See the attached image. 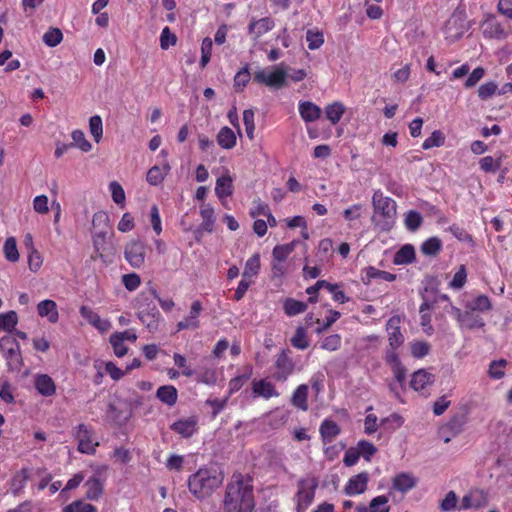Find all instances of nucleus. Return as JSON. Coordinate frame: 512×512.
Listing matches in <instances>:
<instances>
[{
  "label": "nucleus",
  "mask_w": 512,
  "mask_h": 512,
  "mask_svg": "<svg viewBox=\"0 0 512 512\" xmlns=\"http://www.w3.org/2000/svg\"><path fill=\"white\" fill-rule=\"evenodd\" d=\"M224 512H253L255 499L253 486L239 474L228 483L223 500Z\"/></svg>",
  "instance_id": "obj_1"
},
{
  "label": "nucleus",
  "mask_w": 512,
  "mask_h": 512,
  "mask_svg": "<svg viewBox=\"0 0 512 512\" xmlns=\"http://www.w3.org/2000/svg\"><path fill=\"white\" fill-rule=\"evenodd\" d=\"M224 481V474L215 468H200L188 478L189 491L197 499H205L213 494Z\"/></svg>",
  "instance_id": "obj_2"
},
{
  "label": "nucleus",
  "mask_w": 512,
  "mask_h": 512,
  "mask_svg": "<svg viewBox=\"0 0 512 512\" xmlns=\"http://www.w3.org/2000/svg\"><path fill=\"white\" fill-rule=\"evenodd\" d=\"M372 204L375 217H379L377 225L383 231H390L396 220V202L392 198L384 196L380 190H377L373 193Z\"/></svg>",
  "instance_id": "obj_3"
},
{
  "label": "nucleus",
  "mask_w": 512,
  "mask_h": 512,
  "mask_svg": "<svg viewBox=\"0 0 512 512\" xmlns=\"http://www.w3.org/2000/svg\"><path fill=\"white\" fill-rule=\"evenodd\" d=\"M0 353L6 361L8 371L19 372L23 366L20 344L16 338L7 334L0 338Z\"/></svg>",
  "instance_id": "obj_4"
},
{
  "label": "nucleus",
  "mask_w": 512,
  "mask_h": 512,
  "mask_svg": "<svg viewBox=\"0 0 512 512\" xmlns=\"http://www.w3.org/2000/svg\"><path fill=\"white\" fill-rule=\"evenodd\" d=\"M138 305V318L146 326L149 332H155L159 328V323L162 319L161 313L155 305L150 307L149 296L147 292H141L137 298Z\"/></svg>",
  "instance_id": "obj_5"
},
{
  "label": "nucleus",
  "mask_w": 512,
  "mask_h": 512,
  "mask_svg": "<svg viewBox=\"0 0 512 512\" xmlns=\"http://www.w3.org/2000/svg\"><path fill=\"white\" fill-rule=\"evenodd\" d=\"M292 351L282 349L276 356L273 364L272 378L277 382H285L296 371V363L292 358Z\"/></svg>",
  "instance_id": "obj_6"
},
{
  "label": "nucleus",
  "mask_w": 512,
  "mask_h": 512,
  "mask_svg": "<svg viewBox=\"0 0 512 512\" xmlns=\"http://www.w3.org/2000/svg\"><path fill=\"white\" fill-rule=\"evenodd\" d=\"M253 80L273 89H281L287 85V72L282 66H275L271 71L261 69L254 73Z\"/></svg>",
  "instance_id": "obj_7"
},
{
  "label": "nucleus",
  "mask_w": 512,
  "mask_h": 512,
  "mask_svg": "<svg viewBox=\"0 0 512 512\" xmlns=\"http://www.w3.org/2000/svg\"><path fill=\"white\" fill-rule=\"evenodd\" d=\"M318 482L315 478L300 479L297 483V493L295 494L297 512H305L315 497V491Z\"/></svg>",
  "instance_id": "obj_8"
},
{
  "label": "nucleus",
  "mask_w": 512,
  "mask_h": 512,
  "mask_svg": "<svg viewBox=\"0 0 512 512\" xmlns=\"http://www.w3.org/2000/svg\"><path fill=\"white\" fill-rule=\"evenodd\" d=\"M73 436L78 442L77 450L80 453L94 455L99 442L93 440V430L88 425L81 423L73 429Z\"/></svg>",
  "instance_id": "obj_9"
},
{
  "label": "nucleus",
  "mask_w": 512,
  "mask_h": 512,
  "mask_svg": "<svg viewBox=\"0 0 512 512\" xmlns=\"http://www.w3.org/2000/svg\"><path fill=\"white\" fill-rule=\"evenodd\" d=\"M113 236V233L108 236V232L106 230H100L93 234V246L98 258L105 260V258L115 254V248L110 241Z\"/></svg>",
  "instance_id": "obj_10"
},
{
  "label": "nucleus",
  "mask_w": 512,
  "mask_h": 512,
  "mask_svg": "<svg viewBox=\"0 0 512 512\" xmlns=\"http://www.w3.org/2000/svg\"><path fill=\"white\" fill-rule=\"evenodd\" d=\"M146 247L143 242L134 240L125 246L124 257L133 268H140L145 262Z\"/></svg>",
  "instance_id": "obj_11"
},
{
  "label": "nucleus",
  "mask_w": 512,
  "mask_h": 512,
  "mask_svg": "<svg viewBox=\"0 0 512 512\" xmlns=\"http://www.w3.org/2000/svg\"><path fill=\"white\" fill-rule=\"evenodd\" d=\"M170 429L183 438H190L198 432L197 416L181 418L170 425Z\"/></svg>",
  "instance_id": "obj_12"
},
{
  "label": "nucleus",
  "mask_w": 512,
  "mask_h": 512,
  "mask_svg": "<svg viewBox=\"0 0 512 512\" xmlns=\"http://www.w3.org/2000/svg\"><path fill=\"white\" fill-rule=\"evenodd\" d=\"M203 311V305L200 300H195L191 307L189 314L177 323V331L197 329L200 327L199 316Z\"/></svg>",
  "instance_id": "obj_13"
},
{
  "label": "nucleus",
  "mask_w": 512,
  "mask_h": 512,
  "mask_svg": "<svg viewBox=\"0 0 512 512\" xmlns=\"http://www.w3.org/2000/svg\"><path fill=\"white\" fill-rule=\"evenodd\" d=\"M401 318L398 315L392 316L386 323L388 343L391 348H399L404 343V335L401 332Z\"/></svg>",
  "instance_id": "obj_14"
},
{
  "label": "nucleus",
  "mask_w": 512,
  "mask_h": 512,
  "mask_svg": "<svg viewBox=\"0 0 512 512\" xmlns=\"http://www.w3.org/2000/svg\"><path fill=\"white\" fill-rule=\"evenodd\" d=\"M369 482V474L361 472L352 476L345 484L343 492L348 496H355L364 493Z\"/></svg>",
  "instance_id": "obj_15"
},
{
  "label": "nucleus",
  "mask_w": 512,
  "mask_h": 512,
  "mask_svg": "<svg viewBox=\"0 0 512 512\" xmlns=\"http://www.w3.org/2000/svg\"><path fill=\"white\" fill-rule=\"evenodd\" d=\"M79 313L82 318L100 332H106L111 328L109 320L102 319L97 312L87 305H82L79 309Z\"/></svg>",
  "instance_id": "obj_16"
},
{
  "label": "nucleus",
  "mask_w": 512,
  "mask_h": 512,
  "mask_svg": "<svg viewBox=\"0 0 512 512\" xmlns=\"http://www.w3.org/2000/svg\"><path fill=\"white\" fill-rule=\"evenodd\" d=\"M451 308L461 327L475 329L482 328L485 325L483 319L479 315H476L473 312H462L459 308L452 305Z\"/></svg>",
  "instance_id": "obj_17"
},
{
  "label": "nucleus",
  "mask_w": 512,
  "mask_h": 512,
  "mask_svg": "<svg viewBox=\"0 0 512 512\" xmlns=\"http://www.w3.org/2000/svg\"><path fill=\"white\" fill-rule=\"evenodd\" d=\"M274 26V20L270 17H264L259 20H252L248 25V33L254 40H257L262 35L271 31Z\"/></svg>",
  "instance_id": "obj_18"
},
{
  "label": "nucleus",
  "mask_w": 512,
  "mask_h": 512,
  "mask_svg": "<svg viewBox=\"0 0 512 512\" xmlns=\"http://www.w3.org/2000/svg\"><path fill=\"white\" fill-rule=\"evenodd\" d=\"M482 31L486 38L502 39L506 36L504 28L494 16H489L484 20Z\"/></svg>",
  "instance_id": "obj_19"
},
{
  "label": "nucleus",
  "mask_w": 512,
  "mask_h": 512,
  "mask_svg": "<svg viewBox=\"0 0 512 512\" xmlns=\"http://www.w3.org/2000/svg\"><path fill=\"white\" fill-rule=\"evenodd\" d=\"M35 389L44 397H50L56 393L54 380L47 374H38L34 380Z\"/></svg>",
  "instance_id": "obj_20"
},
{
  "label": "nucleus",
  "mask_w": 512,
  "mask_h": 512,
  "mask_svg": "<svg viewBox=\"0 0 512 512\" xmlns=\"http://www.w3.org/2000/svg\"><path fill=\"white\" fill-rule=\"evenodd\" d=\"M252 391L255 396L262 397L264 399L279 396V392L276 390L274 384L266 379L254 380L252 383Z\"/></svg>",
  "instance_id": "obj_21"
},
{
  "label": "nucleus",
  "mask_w": 512,
  "mask_h": 512,
  "mask_svg": "<svg viewBox=\"0 0 512 512\" xmlns=\"http://www.w3.org/2000/svg\"><path fill=\"white\" fill-rule=\"evenodd\" d=\"M319 432L323 444L326 445L332 443L336 439L340 434L341 429L335 421L325 419L320 425Z\"/></svg>",
  "instance_id": "obj_22"
},
{
  "label": "nucleus",
  "mask_w": 512,
  "mask_h": 512,
  "mask_svg": "<svg viewBox=\"0 0 512 512\" xmlns=\"http://www.w3.org/2000/svg\"><path fill=\"white\" fill-rule=\"evenodd\" d=\"M298 110L301 118L305 122H314L321 117V108L311 101H300Z\"/></svg>",
  "instance_id": "obj_23"
},
{
  "label": "nucleus",
  "mask_w": 512,
  "mask_h": 512,
  "mask_svg": "<svg viewBox=\"0 0 512 512\" xmlns=\"http://www.w3.org/2000/svg\"><path fill=\"white\" fill-rule=\"evenodd\" d=\"M37 312L40 317H46L50 323H56L59 319L57 304L50 299L39 302Z\"/></svg>",
  "instance_id": "obj_24"
},
{
  "label": "nucleus",
  "mask_w": 512,
  "mask_h": 512,
  "mask_svg": "<svg viewBox=\"0 0 512 512\" xmlns=\"http://www.w3.org/2000/svg\"><path fill=\"white\" fill-rule=\"evenodd\" d=\"M233 191V179L228 173L216 180L215 193L221 202L231 196Z\"/></svg>",
  "instance_id": "obj_25"
},
{
  "label": "nucleus",
  "mask_w": 512,
  "mask_h": 512,
  "mask_svg": "<svg viewBox=\"0 0 512 512\" xmlns=\"http://www.w3.org/2000/svg\"><path fill=\"white\" fill-rule=\"evenodd\" d=\"M434 381V375L427 372L424 369H420L413 373L410 386L415 391H422L424 390L428 385L432 384Z\"/></svg>",
  "instance_id": "obj_26"
},
{
  "label": "nucleus",
  "mask_w": 512,
  "mask_h": 512,
  "mask_svg": "<svg viewBox=\"0 0 512 512\" xmlns=\"http://www.w3.org/2000/svg\"><path fill=\"white\" fill-rule=\"evenodd\" d=\"M388 498L385 495H379L373 498L369 507L359 505L356 507V512H389Z\"/></svg>",
  "instance_id": "obj_27"
},
{
  "label": "nucleus",
  "mask_w": 512,
  "mask_h": 512,
  "mask_svg": "<svg viewBox=\"0 0 512 512\" xmlns=\"http://www.w3.org/2000/svg\"><path fill=\"white\" fill-rule=\"evenodd\" d=\"M156 397L167 406L171 407L177 403L178 391L173 385L160 386L156 391Z\"/></svg>",
  "instance_id": "obj_28"
},
{
  "label": "nucleus",
  "mask_w": 512,
  "mask_h": 512,
  "mask_svg": "<svg viewBox=\"0 0 512 512\" xmlns=\"http://www.w3.org/2000/svg\"><path fill=\"white\" fill-rule=\"evenodd\" d=\"M374 279L393 282L396 279V275L387 271L379 270L374 266H368L365 268V276L362 280L365 284H369Z\"/></svg>",
  "instance_id": "obj_29"
},
{
  "label": "nucleus",
  "mask_w": 512,
  "mask_h": 512,
  "mask_svg": "<svg viewBox=\"0 0 512 512\" xmlns=\"http://www.w3.org/2000/svg\"><path fill=\"white\" fill-rule=\"evenodd\" d=\"M308 398V386L306 384L299 385L293 392L291 403L296 408L307 411L309 406L307 402Z\"/></svg>",
  "instance_id": "obj_30"
},
{
  "label": "nucleus",
  "mask_w": 512,
  "mask_h": 512,
  "mask_svg": "<svg viewBox=\"0 0 512 512\" xmlns=\"http://www.w3.org/2000/svg\"><path fill=\"white\" fill-rule=\"evenodd\" d=\"M169 170L170 167L168 164L163 167L155 165L148 170L146 180L150 185L157 186L163 182Z\"/></svg>",
  "instance_id": "obj_31"
},
{
  "label": "nucleus",
  "mask_w": 512,
  "mask_h": 512,
  "mask_svg": "<svg viewBox=\"0 0 512 512\" xmlns=\"http://www.w3.org/2000/svg\"><path fill=\"white\" fill-rule=\"evenodd\" d=\"M217 143L224 149H232L236 145V135L234 131L225 126L217 134Z\"/></svg>",
  "instance_id": "obj_32"
},
{
  "label": "nucleus",
  "mask_w": 512,
  "mask_h": 512,
  "mask_svg": "<svg viewBox=\"0 0 512 512\" xmlns=\"http://www.w3.org/2000/svg\"><path fill=\"white\" fill-rule=\"evenodd\" d=\"M200 216L202 218L201 228L211 233L215 223L213 207L210 204H203L200 208Z\"/></svg>",
  "instance_id": "obj_33"
},
{
  "label": "nucleus",
  "mask_w": 512,
  "mask_h": 512,
  "mask_svg": "<svg viewBox=\"0 0 512 512\" xmlns=\"http://www.w3.org/2000/svg\"><path fill=\"white\" fill-rule=\"evenodd\" d=\"M416 485L415 478L408 473H400L393 480V487L401 492H407Z\"/></svg>",
  "instance_id": "obj_34"
},
{
  "label": "nucleus",
  "mask_w": 512,
  "mask_h": 512,
  "mask_svg": "<svg viewBox=\"0 0 512 512\" xmlns=\"http://www.w3.org/2000/svg\"><path fill=\"white\" fill-rule=\"evenodd\" d=\"M307 307L306 302L298 301L293 298H287L283 303V310L289 317L305 312Z\"/></svg>",
  "instance_id": "obj_35"
},
{
  "label": "nucleus",
  "mask_w": 512,
  "mask_h": 512,
  "mask_svg": "<svg viewBox=\"0 0 512 512\" xmlns=\"http://www.w3.org/2000/svg\"><path fill=\"white\" fill-rule=\"evenodd\" d=\"M18 323V315L15 311H8L0 314V332L5 331L9 334L15 330Z\"/></svg>",
  "instance_id": "obj_36"
},
{
  "label": "nucleus",
  "mask_w": 512,
  "mask_h": 512,
  "mask_svg": "<svg viewBox=\"0 0 512 512\" xmlns=\"http://www.w3.org/2000/svg\"><path fill=\"white\" fill-rule=\"evenodd\" d=\"M345 112V107L340 102H334L325 107L326 118L333 124H337Z\"/></svg>",
  "instance_id": "obj_37"
},
{
  "label": "nucleus",
  "mask_w": 512,
  "mask_h": 512,
  "mask_svg": "<svg viewBox=\"0 0 512 512\" xmlns=\"http://www.w3.org/2000/svg\"><path fill=\"white\" fill-rule=\"evenodd\" d=\"M415 259V250L412 245H404L401 247L395 254L394 263L401 264H409L412 263Z\"/></svg>",
  "instance_id": "obj_38"
},
{
  "label": "nucleus",
  "mask_w": 512,
  "mask_h": 512,
  "mask_svg": "<svg viewBox=\"0 0 512 512\" xmlns=\"http://www.w3.org/2000/svg\"><path fill=\"white\" fill-rule=\"evenodd\" d=\"M421 252L426 256H436L442 250V242L438 237H430L421 245Z\"/></svg>",
  "instance_id": "obj_39"
},
{
  "label": "nucleus",
  "mask_w": 512,
  "mask_h": 512,
  "mask_svg": "<svg viewBox=\"0 0 512 512\" xmlns=\"http://www.w3.org/2000/svg\"><path fill=\"white\" fill-rule=\"evenodd\" d=\"M259 271L260 256L259 254H254L246 261L244 270L242 272V277L251 280L252 277L258 275Z\"/></svg>",
  "instance_id": "obj_40"
},
{
  "label": "nucleus",
  "mask_w": 512,
  "mask_h": 512,
  "mask_svg": "<svg viewBox=\"0 0 512 512\" xmlns=\"http://www.w3.org/2000/svg\"><path fill=\"white\" fill-rule=\"evenodd\" d=\"M297 241H292L283 245H276L273 248L272 255L275 261L283 262L294 251Z\"/></svg>",
  "instance_id": "obj_41"
},
{
  "label": "nucleus",
  "mask_w": 512,
  "mask_h": 512,
  "mask_svg": "<svg viewBox=\"0 0 512 512\" xmlns=\"http://www.w3.org/2000/svg\"><path fill=\"white\" fill-rule=\"evenodd\" d=\"M29 479V470L22 468L12 478L11 487L15 494L20 493L27 484Z\"/></svg>",
  "instance_id": "obj_42"
},
{
  "label": "nucleus",
  "mask_w": 512,
  "mask_h": 512,
  "mask_svg": "<svg viewBox=\"0 0 512 512\" xmlns=\"http://www.w3.org/2000/svg\"><path fill=\"white\" fill-rule=\"evenodd\" d=\"M85 485L87 487L86 497L88 499L95 500L101 496L103 492V485L98 478L92 477L88 479Z\"/></svg>",
  "instance_id": "obj_43"
},
{
  "label": "nucleus",
  "mask_w": 512,
  "mask_h": 512,
  "mask_svg": "<svg viewBox=\"0 0 512 512\" xmlns=\"http://www.w3.org/2000/svg\"><path fill=\"white\" fill-rule=\"evenodd\" d=\"M445 143V136L442 131L435 130L432 134L424 140L422 143V148L424 150H429L434 147H440Z\"/></svg>",
  "instance_id": "obj_44"
},
{
  "label": "nucleus",
  "mask_w": 512,
  "mask_h": 512,
  "mask_svg": "<svg viewBox=\"0 0 512 512\" xmlns=\"http://www.w3.org/2000/svg\"><path fill=\"white\" fill-rule=\"evenodd\" d=\"M73 142L71 144L76 145L81 151L89 152L92 149L91 143L86 139L85 134L82 130L76 129L71 133Z\"/></svg>",
  "instance_id": "obj_45"
},
{
  "label": "nucleus",
  "mask_w": 512,
  "mask_h": 512,
  "mask_svg": "<svg viewBox=\"0 0 512 512\" xmlns=\"http://www.w3.org/2000/svg\"><path fill=\"white\" fill-rule=\"evenodd\" d=\"M3 251L5 258L10 262H17L19 260V253L17 249V243L15 238L9 237L6 239Z\"/></svg>",
  "instance_id": "obj_46"
},
{
  "label": "nucleus",
  "mask_w": 512,
  "mask_h": 512,
  "mask_svg": "<svg viewBox=\"0 0 512 512\" xmlns=\"http://www.w3.org/2000/svg\"><path fill=\"white\" fill-rule=\"evenodd\" d=\"M63 40V33L59 28H49L43 35V42L49 47H56Z\"/></svg>",
  "instance_id": "obj_47"
},
{
  "label": "nucleus",
  "mask_w": 512,
  "mask_h": 512,
  "mask_svg": "<svg viewBox=\"0 0 512 512\" xmlns=\"http://www.w3.org/2000/svg\"><path fill=\"white\" fill-rule=\"evenodd\" d=\"M89 129L96 143H99L103 136V123L99 115H94L89 119Z\"/></svg>",
  "instance_id": "obj_48"
},
{
  "label": "nucleus",
  "mask_w": 512,
  "mask_h": 512,
  "mask_svg": "<svg viewBox=\"0 0 512 512\" xmlns=\"http://www.w3.org/2000/svg\"><path fill=\"white\" fill-rule=\"evenodd\" d=\"M109 190L111 192L113 201L121 208H123L126 202V196L123 187L117 181H112L109 184Z\"/></svg>",
  "instance_id": "obj_49"
},
{
  "label": "nucleus",
  "mask_w": 512,
  "mask_h": 512,
  "mask_svg": "<svg viewBox=\"0 0 512 512\" xmlns=\"http://www.w3.org/2000/svg\"><path fill=\"white\" fill-rule=\"evenodd\" d=\"M291 344L297 349L304 350L309 346V340L305 328L298 327L291 338Z\"/></svg>",
  "instance_id": "obj_50"
},
{
  "label": "nucleus",
  "mask_w": 512,
  "mask_h": 512,
  "mask_svg": "<svg viewBox=\"0 0 512 512\" xmlns=\"http://www.w3.org/2000/svg\"><path fill=\"white\" fill-rule=\"evenodd\" d=\"M423 222L422 215L415 210H410L407 212L405 217V226L409 231H416Z\"/></svg>",
  "instance_id": "obj_51"
},
{
  "label": "nucleus",
  "mask_w": 512,
  "mask_h": 512,
  "mask_svg": "<svg viewBox=\"0 0 512 512\" xmlns=\"http://www.w3.org/2000/svg\"><path fill=\"white\" fill-rule=\"evenodd\" d=\"M250 79L251 75L248 66L246 65L244 68L238 71L234 77V87L236 91H243V89L246 87Z\"/></svg>",
  "instance_id": "obj_52"
},
{
  "label": "nucleus",
  "mask_w": 512,
  "mask_h": 512,
  "mask_svg": "<svg viewBox=\"0 0 512 512\" xmlns=\"http://www.w3.org/2000/svg\"><path fill=\"white\" fill-rule=\"evenodd\" d=\"M109 342L113 348L115 356L121 358L127 354L128 347L125 345V342L121 339L120 336L112 333L110 335Z\"/></svg>",
  "instance_id": "obj_53"
},
{
  "label": "nucleus",
  "mask_w": 512,
  "mask_h": 512,
  "mask_svg": "<svg viewBox=\"0 0 512 512\" xmlns=\"http://www.w3.org/2000/svg\"><path fill=\"white\" fill-rule=\"evenodd\" d=\"M63 512H97L94 505L76 500L63 508Z\"/></svg>",
  "instance_id": "obj_54"
},
{
  "label": "nucleus",
  "mask_w": 512,
  "mask_h": 512,
  "mask_svg": "<svg viewBox=\"0 0 512 512\" xmlns=\"http://www.w3.org/2000/svg\"><path fill=\"white\" fill-rule=\"evenodd\" d=\"M145 292H147V295L149 296V301L151 298L157 299L160 307L166 312L171 311L175 306L172 299H162L154 286H150Z\"/></svg>",
  "instance_id": "obj_55"
},
{
  "label": "nucleus",
  "mask_w": 512,
  "mask_h": 512,
  "mask_svg": "<svg viewBox=\"0 0 512 512\" xmlns=\"http://www.w3.org/2000/svg\"><path fill=\"white\" fill-rule=\"evenodd\" d=\"M306 41L310 50H316L320 48L324 43V36L322 32L308 30L306 32Z\"/></svg>",
  "instance_id": "obj_56"
},
{
  "label": "nucleus",
  "mask_w": 512,
  "mask_h": 512,
  "mask_svg": "<svg viewBox=\"0 0 512 512\" xmlns=\"http://www.w3.org/2000/svg\"><path fill=\"white\" fill-rule=\"evenodd\" d=\"M342 338L339 334H332L325 337L320 344L323 350L336 351L341 347Z\"/></svg>",
  "instance_id": "obj_57"
},
{
  "label": "nucleus",
  "mask_w": 512,
  "mask_h": 512,
  "mask_svg": "<svg viewBox=\"0 0 512 512\" xmlns=\"http://www.w3.org/2000/svg\"><path fill=\"white\" fill-rule=\"evenodd\" d=\"M480 169L486 173H494L501 166V159L495 160L492 156H485L479 161Z\"/></svg>",
  "instance_id": "obj_58"
},
{
  "label": "nucleus",
  "mask_w": 512,
  "mask_h": 512,
  "mask_svg": "<svg viewBox=\"0 0 512 512\" xmlns=\"http://www.w3.org/2000/svg\"><path fill=\"white\" fill-rule=\"evenodd\" d=\"M507 361L504 359H500L497 361H492L489 365V376L493 379H501L505 375V366Z\"/></svg>",
  "instance_id": "obj_59"
},
{
  "label": "nucleus",
  "mask_w": 512,
  "mask_h": 512,
  "mask_svg": "<svg viewBox=\"0 0 512 512\" xmlns=\"http://www.w3.org/2000/svg\"><path fill=\"white\" fill-rule=\"evenodd\" d=\"M430 351V344L426 341H414L411 343V354L414 358H423Z\"/></svg>",
  "instance_id": "obj_60"
},
{
  "label": "nucleus",
  "mask_w": 512,
  "mask_h": 512,
  "mask_svg": "<svg viewBox=\"0 0 512 512\" xmlns=\"http://www.w3.org/2000/svg\"><path fill=\"white\" fill-rule=\"evenodd\" d=\"M251 373H252V368H249L247 374L238 375V376H235L234 378H232L229 381V385H228L229 386V394H233V393L239 391L243 387L245 382L250 378Z\"/></svg>",
  "instance_id": "obj_61"
},
{
  "label": "nucleus",
  "mask_w": 512,
  "mask_h": 512,
  "mask_svg": "<svg viewBox=\"0 0 512 512\" xmlns=\"http://www.w3.org/2000/svg\"><path fill=\"white\" fill-rule=\"evenodd\" d=\"M357 450L367 461H370L371 457L376 453L377 449L373 443L365 440H361L358 442Z\"/></svg>",
  "instance_id": "obj_62"
},
{
  "label": "nucleus",
  "mask_w": 512,
  "mask_h": 512,
  "mask_svg": "<svg viewBox=\"0 0 512 512\" xmlns=\"http://www.w3.org/2000/svg\"><path fill=\"white\" fill-rule=\"evenodd\" d=\"M177 37L171 32L169 27H164L160 35V46L163 50L168 49L170 46L175 45Z\"/></svg>",
  "instance_id": "obj_63"
},
{
  "label": "nucleus",
  "mask_w": 512,
  "mask_h": 512,
  "mask_svg": "<svg viewBox=\"0 0 512 512\" xmlns=\"http://www.w3.org/2000/svg\"><path fill=\"white\" fill-rule=\"evenodd\" d=\"M122 283L128 291H135L141 285V278L136 273H128L122 276Z\"/></svg>",
  "instance_id": "obj_64"
}]
</instances>
